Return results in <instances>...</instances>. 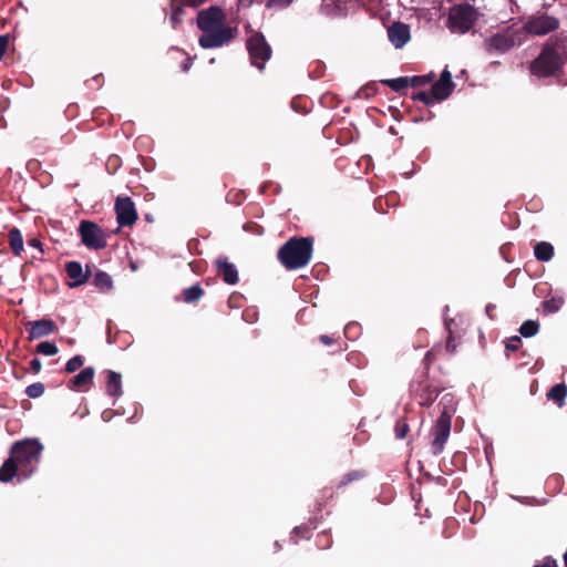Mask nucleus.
Returning <instances> with one entry per match:
<instances>
[{"mask_svg": "<svg viewBox=\"0 0 567 567\" xmlns=\"http://www.w3.org/2000/svg\"><path fill=\"white\" fill-rule=\"evenodd\" d=\"M226 13L218 6L198 11L196 23L202 31L198 44L203 49L220 48L231 42L238 33L236 27L226 24Z\"/></svg>", "mask_w": 567, "mask_h": 567, "instance_id": "1", "label": "nucleus"}, {"mask_svg": "<svg viewBox=\"0 0 567 567\" xmlns=\"http://www.w3.org/2000/svg\"><path fill=\"white\" fill-rule=\"evenodd\" d=\"M567 63V31L550 35L538 55L529 63V72L538 79L558 78Z\"/></svg>", "mask_w": 567, "mask_h": 567, "instance_id": "2", "label": "nucleus"}, {"mask_svg": "<svg viewBox=\"0 0 567 567\" xmlns=\"http://www.w3.org/2000/svg\"><path fill=\"white\" fill-rule=\"evenodd\" d=\"M313 238L291 237L278 250L277 257L281 265L288 269L306 267L312 257Z\"/></svg>", "mask_w": 567, "mask_h": 567, "instance_id": "3", "label": "nucleus"}, {"mask_svg": "<svg viewBox=\"0 0 567 567\" xmlns=\"http://www.w3.org/2000/svg\"><path fill=\"white\" fill-rule=\"evenodd\" d=\"M43 449L38 439H25L12 444L10 455L20 466V478H29L37 471Z\"/></svg>", "mask_w": 567, "mask_h": 567, "instance_id": "4", "label": "nucleus"}, {"mask_svg": "<svg viewBox=\"0 0 567 567\" xmlns=\"http://www.w3.org/2000/svg\"><path fill=\"white\" fill-rule=\"evenodd\" d=\"M522 31L506 28L486 38L483 42L484 50L488 54H505L522 44Z\"/></svg>", "mask_w": 567, "mask_h": 567, "instance_id": "5", "label": "nucleus"}, {"mask_svg": "<svg viewBox=\"0 0 567 567\" xmlns=\"http://www.w3.org/2000/svg\"><path fill=\"white\" fill-rule=\"evenodd\" d=\"M478 19L477 10L470 3L455 4L450 9L447 27L452 32H468Z\"/></svg>", "mask_w": 567, "mask_h": 567, "instance_id": "6", "label": "nucleus"}, {"mask_svg": "<svg viewBox=\"0 0 567 567\" xmlns=\"http://www.w3.org/2000/svg\"><path fill=\"white\" fill-rule=\"evenodd\" d=\"M246 48L251 64L259 70H264L266 62L270 60L272 50L261 32H254L246 41Z\"/></svg>", "mask_w": 567, "mask_h": 567, "instance_id": "7", "label": "nucleus"}, {"mask_svg": "<svg viewBox=\"0 0 567 567\" xmlns=\"http://www.w3.org/2000/svg\"><path fill=\"white\" fill-rule=\"evenodd\" d=\"M559 27L558 18L546 12H537L528 17L520 31L530 35L543 37L558 30Z\"/></svg>", "mask_w": 567, "mask_h": 567, "instance_id": "8", "label": "nucleus"}, {"mask_svg": "<svg viewBox=\"0 0 567 567\" xmlns=\"http://www.w3.org/2000/svg\"><path fill=\"white\" fill-rule=\"evenodd\" d=\"M452 415L453 412L444 406L440 416L432 426L431 433L433 435V441L431 443V450L434 455H439L443 452L444 445L450 437Z\"/></svg>", "mask_w": 567, "mask_h": 567, "instance_id": "9", "label": "nucleus"}, {"mask_svg": "<svg viewBox=\"0 0 567 567\" xmlns=\"http://www.w3.org/2000/svg\"><path fill=\"white\" fill-rule=\"evenodd\" d=\"M82 244L91 250L104 249L107 245L105 231L96 223L82 220L78 228Z\"/></svg>", "mask_w": 567, "mask_h": 567, "instance_id": "10", "label": "nucleus"}, {"mask_svg": "<svg viewBox=\"0 0 567 567\" xmlns=\"http://www.w3.org/2000/svg\"><path fill=\"white\" fill-rule=\"evenodd\" d=\"M413 392L421 406H430L436 400L441 390L439 386L433 384L429 379L427 373H424L423 378L417 381L416 385H413Z\"/></svg>", "mask_w": 567, "mask_h": 567, "instance_id": "11", "label": "nucleus"}, {"mask_svg": "<svg viewBox=\"0 0 567 567\" xmlns=\"http://www.w3.org/2000/svg\"><path fill=\"white\" fill-rule=\"evenodd\" d=\"M114 209L121 227H131L137 220V212L131 197H117Z\"/></svg>", "mask_w": 567, "mask_h": 567, "instance_id": "12", "label": "nucleus"}, {"mask_svg": "<svg viewBox=\"0 0 567 567\" xmlns=\"http://www.w3.org/2000/svg\"><path fill=\"white\" fill-rule=\"evenodd\" d=\"M454 90V83L452 80V74L449 70H443L440 79L432 84L431 91L436 101L446 100Z\"/></svg>", "mask_w": 567, "mask_h": 567, "instance_id": "13", "label": "nucleus"}, {"mask_svg": "<svg viewBox=\"0 0 567 567\" xmlns=\"http://www.w3.org/2000/svg\"><path fill=\"white\" fill-rule=\"evenodd\" d=\"M388 38L396 49L404 47L411 38L409 25L403 22H394L388 28Z\"/></svg>", "mask_w": 567, "mask_h": 567, "instance_id": "14", "label": "nucleus"}, {"mask_svg": "<svg viewBox=\"0 0 567 567\" xmlns=\"http://www.w3.org/2000/svg\"><path fill=\"white\" fill-rule=\"evenodd\" d=\"M29 339H39L45 336H50L58 330L56 323L52 319H40L30 321Z\"/></svg>", "mask_w": 567, "mask_h": 567, "instance_id": "15", "label": "nucleus"}, {"mask_svg": "<svg viewBox=\"0 0 567 567\" xmlns=\"http://www.w3.org/2000/svg\"><path fill=\"white\" fill-rule=\"evenodd\" d=\"M95 370L93 367L84 368L79 374L68 382V388L73 391H87L93 382Z\"/></svg>", "mask_w": 567, "mask_h": 567, "instance_id": "16", "label": "nucleus"}, {"mask_svg": "<svg viewBox=\"0 0 567 567\" xmlns=\"http://www.w3.org/2000/svg\"><path fill=\"white\" fill-rule=\"evenodd\" d=\"M65 271L69 278L73 280V282L69 284V287L71 288L81 286L85 284L89 279V270L86 272H83L82 265L79 261H68L65 264Z\"/></svg>", "mask_w": 567, "mask_h": 567, "instance_id": "17", "label": "nucleus"}, {"mask_svg": "<svg viewBox=\"0 0 567 567\" xmlns=\"http://www.w3.org/2000/svg\"><path fill=\"white\" fill-rule=\"evenodd\" d=\"M216 265L218 275L226 284L236 285L238 282V271L234 264L228 262L226 259H218Z\"/></svg>", "mask_w": 567, "mask_h": 567, "instance_id": "18", "label": "nucleus"}, {"mask_svg": "<svg viewBox=\"0 0 567 567\" xmlns=\"http://www.w3.org/2000/svg\"><path fill=\"white\" fill-rule=\"evenodd\" d=\"M14 476L20 477V466L10 455L0 467V482L9 483Z\"/></svg>", "mask_w": 567, "mask_h": 567, "instance_id": "19", "label": "nucleus"}, {"mask_svg": "<svg viewBox=\"0 0 567 567\" xmlns=\"http://www.w3.org/2000/svg\"><path fill=\"white\" fill-rule=\"evenodd\" d=\"M106 393L110 396H120L122 394V377L113 370H106Z\"/></svg>", "mask_w": 567, "mask_h": 567, "instance_id": "20", "label": "nucleus"}, {"mask_svg": "<svg viewBox=\"0 0 567 567\" xmlns=\"http://www.w3.org/2000/svg\"><path fill=\"white\" fill-rule=\"evenodd\" d=\"M8 241L12 252L20 256L23 251V237L18 228H11L8 233Z\"/></svg>", "mask_w": 567, "mask_h": 567, "instance_id": "21", "label": "nucleus"}, {"mask_svg": "<svg viewBox=\"0 0 567 567\" xmlns=\"http://www.w3.org/2000/svg\"><path fill=\"white\" fill-rule=\"evenodd\" d=\"M567 396V385L565 383L555 384L547 393V398L554 401L559 408L565 404Z\"/></svg>", "mask_w": 567, "mask_h": 567, "instance_id": "22", "label": "nucleus"}, {"mask_svg": "<svg viewBox=\"0 0 567 567\" xmlns=\"http://www.w3.org/2000/svg\"><path fill=\"white\" fill-rule=\"evenodd\" d=\"M534 255L539 261H549L554 256V247L547 241L537 243L534 247Z\"/></svg>", "mask_w": 567, "mask_h": 567, "instance_id": "23", "label": "nucleus"}, {"mask_svg": "<svg viewBox=\"0 0 567 567\" xmlns=\"http://www.w3.org/2000/svg\"><path fill=\"white\" fill-rule=\"evenodd\" d=\"M92 284L103 292L111 290L113 287L112 278L104 271H97L93 277Z\"/></svg>", "mask_w": 567, "mask_h": 567, "instance_id": "24", "label": "nucleus"}, {"mask_svg": "<svg viewBox=\"0 0 567 567\" xmlns=\"http://www.w3.org/2000/svg\"><path fill=\"white\" fill-rule=\"evenodd\" d=\"M203 295L204 290L199 285H194L183 290V299L186 303L198 301Z\"/></svg>", "mask_w": 567, "mask_h": 567, "instance_id": "25", "label": "nucleus"}, {"mask_svg": "<svg viewBox=\"0 0 567 567\" xmlns=\"http://www.w3.org/2000/svg\"><path fill=\"white\" fill-rule=\"evenodd\" d=\"M563 305L564 298L561 297H553L550 299L543 301L542 303L545 313H555L559 311Z\"/></svg>", "mask_w": 567, "mask_h": 567, "instance_id": "26", "label": "nucleus"}, {"mask_svg": "<svg viewBox=\"0 0 567 567\" xmlns=\"http://www.w3.org/2000/svg\"><path fill=\"white\" fill-rule=\"evenodd\" d=\"M363 477H364L363 471H358V470L351 471L342 476V478L340 480V482L337 484L336 487H337V489H340V488L349 485L352 482L362 480Z\"/></svg>", "mask_w": 567, "mask_h": 567, "instance_id": "27", "label": "nucleus"}, {"mask_svg": "<svg viewBox=\"0 0 567 567\" xmlns=\"http://www.w3.org/2000/svg\"><path fill=\"white\" fill-rule=\"evenodd\" d=\"M408 76H401L396 79L382 80L381 83L391 87L395 92H400L409 86Z\"/></svg>", "mask_w": 567, "mask_h": 567, "instance_id": "28", "label": "nucleus"}, {"mask_svg": "<svg viewBox=\"0 0 567 567\" xmlns=\"http://www.w3.org/2000/svg\"><path fill=\"white\" fill-rule=\"evenodd\" d=\"M539 330V324L534 320H526L519 328V333L525 338L534 337Z\"/></svg>", "mask_w": 567, "mask_h": 567, "instance_id": "29", "label": "nucleus"}, {"mask_svg": "<svg viewBox=\"0 0 567 567\" xmlns=\"http://www.w3.org/2000/svg\"><path fill=\"white\" fill-rule=\"evenodd\" d=\"M183 3L181 6H172V14L169 18L171 24L173 29H177L179 24L182 23L183 16L185 13V10L183 8Z\"/></svg>", "mask_w": 567, "mask_h": 567, "instance_id": "30", "label": "nucleus"}, {"mask_svg": "<svg viewBox=\"0 0 567 567\" xmlns=\"http://www.w3.org/2000/svg\"><path fill=\"white\" fill-rule=\"evenodd\" d=\"M411 99L414 101L422 102L426 107L433 105L434 102L436 101L435 97L433 96L432 91L431 92L421 91V92L413 93Z\"/></svg>", "mask_w": 567, "mask_h": 567, "instance_id": "31", "label": "nucleus"}, {"mask_svg": "<svg viewBox=\"0 0 567 567\" xmlns=\"http://www.w3.org/2000/svg\"><path fill=\"white\" fill-rule=\"evenodd\" d=\"M59 351L54 342L43 341L37 346V352L44 355H54Z\"/></svg>", "mask_w": 567, "mask_h": 567, "instance_id": "32", "label": "nucleus"}, {"mask_svg": "<svg viewBox=\"0 0 567 567\" xmlns=\"http://www.w3.org/2000/svg\"><path fill=\"white\" fill-rule=\"evenodd\" d=\"M44 384L42 382H35L27 386L25 393L31 399L40 398L44 393Z\"/></svg>", "mask_w": 567, "mask_h": 567, "instance_id": "33", "label": "nucleus"}, {"mask_svg": "<svg viewBox=\"0 0 567 567\" xmlns=\"http://www.w3.org/2000/svg\"><path fill=\"white\" fill-rule=\"evenodd\" d=\"M333 497L331 488L324 487L320 491V495L317 497V511L320 512L327 504V501Z\"/></svg>", "mask_w": 567, "mask_h": 567, "instance_id": "34", "label": "nucleus"}, {"mask_svg": "<svg viewBox=\"0 0 567 567\" xmlns=\"http://www.w3.org/2000/svg\"><path fill=\"white\" fill-rule=\"evenodd\" d=\"M409 432H410V426L406 423L405 419H399L394 426V433H395L396 439H399V440L404 439Z\"/></svg>", "mask_w": 567, "mask_h": 567, "instance_id": "35", "label": "nucleus"}, {"mask_svg": "<svg viewBox=\"0 0 567 567\" xmlns=\"http://www.w3.org/2000/svg\"><path fill=\"white\" fill-rule=\"evenodd\" d=\"M84 364V358L80 354L71 358L65 364V371L68 373H73L79 370Z\"/></svg>", "mask_w": 567, "mask_h": 567, "instance_id": "36", "label": "nucleus"}, {"mask_svg": "<svg viewBox=\"0 0 567 567\" xmlns=\"http://www.w3.org/2000/svg\"><path fill=\"white\" fill-rule=\"evenodd\" d=\"M520 343H522L520 338L517 336H514L508 339V341L506 343V350L512 351V352L517 351L519 349Z\"/></svg>", "mask_w": 567, "mask_h": 567, "instance_id": "37", "label": "nucleus"}, {"mask_svg": "<svg viewBox=\"0 0 567 567\" xmlns=\"http://www.w3.org/2000/svg\"><path fill=\"white\" fill-rule=\"evenodd\" d=\"M338 340H339V337L336 338L334 334H321L319 337V341L323 344V346H327V347H330V346H333L336 343H338Z\"/></svg>", "mask_w": 567, "mask_h": 567, "instance_id": "38", "label": "nucleus"}, {"mask_svg": "<svg viewBox=\"0 0 567 567\" xmlns=\"http://www.w3.org/2000/svg\"><path fill=\"white\" fill-rule=\"evenodd\" d=\"M375 91H377L375 90V85L372 83V84H368V85L363 86L359 91L358 95L359 96H364V97H370V96L375 94Z\"/></svg>", "mask_w": 567, "mask_h": 567, "instance_id": "39", "label": "nucleus"}, {"mask_svg": "<svg viewBox=\"0 0 567 567\" xmlns=\"http://www.w3.org/2000/svg\"><path fill=\"white\" fill-rule=\"evenodd\" d=\"M534 567H558V565L556 559L551 556H547L540 563L535 564Z\"/></svg>", "mask_w": 567, "mask_h": 567, "instance_id": "40", "label": "nucleus"}, {"mask_svg": "<svg viewBox=\"0 0 567 567\" xmlns=\"http://www.w3.org/2000/svg\"><path fill=\"white\" fill-rule=\"evenodd\" d=\"M409 86L420 87L424 86V80L420 75L408 76Z\"/></svg>", "mask_w": 567, "mask_h": 567, "instance_id": "41", "label": "nucleus"}, {"mask_svg": "<svg viewBox=\"0 0 567 567\" xmlns=\"http://www.w3.org/2000/svg\"><path fill=\"white\" fill-rule=\"evenodd\" d=\"M434 117V114L430 110H425L420 116L413 118L414 122L430 121Z\"/></svg>", "mask_w": 567, "mask_h": 567, "instance_id": "42", "label": "nucleus"}, {"mask_svg": "<svg viewBox=\"0 0 567 567\" xmlns=\"http://www.w3.org/2000/svg\"><path fill=\"white\" fill-rule=\"evenodd\" d=\"M445 348H446V351L449 352H454L455 349H456V344L454 342V339H453V334H452V331L450 330V334H449V338L446 340V344H445Z\"/></svg>", "mask_w": 567, "mask_h": 567, "instance_id": "43", "label": "nucleus"}, {"mask_svg": "<svg viewBox=\"0 0 567 567\" xmlns=\"http://www.w3.org/2000/svg\"><path fill=\"white\" fill-rule=\"evenodd\" d=\"M30 368L33 373H39L41 371L42 364L38 358H34L30 361Z\"/></svg>", "mask_w": 567, "mask_h": 567, "instance_id": "44", "label": "nucleus"}, {"mask_svg": "<svg viewBox=\"0 0 567 567\" xmlns=\"http://www.w3.org/2000/svg\"><path fill=\"white\" fill-rule=\"evenodd\" d=\"M207 0H182V3L184 6H188L192 8H198L199 6L204 4Z\"/></svg>", "mask_w": 567, "mask_h": 567, "instance_id": "45", "label": "nucleus"}, {"mask_svg": "<svg viewBox=\"0 0 567 567\" xmlns=\"http://www.w3.org/2000/svg\"><path fill=\"white\" fill-rule=\"evenodd\" d=\"M435 360V350L432 349L430 351L426 352L425 357H424V362H425V365L426 368Z\"/></svg>", "mask_w": 567, "mask_h": 567, "instance_id": "46", "label": "nucleus"}, {"mask_svg": "<svg viewBox=\"0 0 567 567\" xmlns=\"http://www.w3.org/2000/svg\"><path fill=\"white\" fill-rule=\"evenodd\" d=\"M28 245L31 246V247L39 248L40 250H42V243L38 238L29 239L28 240Z\"/></svg>", "mask_w": 567, "mask_h": 567, "instance_id": "47", "label": "nucleus"}, {"mask_svg": "<svg viewBox=\"0 0 567 567\" xmlns=\"http://www.w3.org/2000/svg\"><path fill=\"white\" fill-rule=\"evenodd\" d=\"M193 65V59L188 56L183 63H182V70L184 72H187Z\"/></svg>", "mask_w": 567, "mask_h": 567, "instance_id": "48", "label": "nucleus"}, {"mask_svg": "<svg viewBox=\"0 0 567 567\" xmlns=\"http://www.w3.org/2000/svg\"><path fill=\"white\" fill-rule=\"evenodd\" d=\"M421 78H423L424 80V85L430 83L433 79H434V75L433 74H430V75H420Z\"/></svg>", "mask_w": 567, "mask_h": 567, "instance_id": "49", "label": "nucleus"}, {"mask_svg": "<svg viewBox=\"0 0 567 567\" xmlns=\"http://www.w3.org/2000/svg\"><path fill=\"white\" fill-rule=\"evenodd\" d=\"M493 309H494V306H493V305H491V303H489V305H487V306H486V312L488 313V316H489V317H491V313H489V312H491Z\"/></svg>", "mask_w": 567, "mask_h": 567, "instance_id": "50", "label": "nucleus"}, {"mask_svg": "<svg viewBox=\"0 0 567 567\" xmlns=\"http://www.w3.org/2000/svg\"><path fill=\"white\" fill-rule=\"evenodd\" d=\"M564 559V567H567V551L563 556Z\"/></svg>", "mask_w": 567, "mask_h": 567, "instance_id": "51", "label": "nucleus"}, {"mask_svg": "<svg viewBox=\"0 0 567 567\" xmlns=\"http://www.w3.org/2000/svg\"><path fill=\"white\" fill-rule=\"evenodd\" d=\"M300 528L299 527H295L293 532L295 533H299Z\"/></svg>", "mask_w": 567, "mask_h": 567, "instance_id": "52", "label": "nucleus"}]
</instances>
